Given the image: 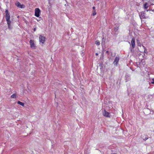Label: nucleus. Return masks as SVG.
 <instances>
[{"instance_id":"obj_3","label":"nucleus","mask_w":154,"mask_h":154,"mask_svg":"<svg viewBox=\"0 0 154 154\" xmlns=\"http://www.w3.org/2000/svg\"><path fill=\"white\" fill-rule=\"evenodd\" d=\"M103 115L106 117H110V115L109 113L106 111L105 110H104L103 112Z\"/></svg>"},{"instance_id":"obj_16","label":"nucleus","mask_w":154,"mask_h":154,"mask_svg":"<svg viewBox=\"0 0 154 154\" xmlns=\"http://www.w3.org/2000/svg\"><path fill=\"white\" fill-rule=\"evenodd\" d=\"M33 30H34V31H35L36 30V28H35Z\"/></svg>"},{"instance_id":"obj_11","label":"nucleus","mask_w":154,"mask_h":154,"mask_svg":"<svg viewBox=\"0 0 154 154\" xmlns=\"http://www.w3.org/2000/svg\"><path fill=\"white\" fill-rule=\"evenodd\" d=\"M149 83H151L152 84H154V78L150 79L149 81Z\"/></svg>"},{"instance_id":"obj_1","label":"nucleus","mask_w":154,"mask_h":154,"mask_svg":"<svg viewBox=\"0 0 154 154\" xmlns=\"http://www.w3.org/2000/svg\"><path fill=\"white\" fill-rule=\"evenodd\" d=\"M5 17L6 21H7V23L8 25V28L9 29H10V24L11 23V22L10 20V16L9 14H5Z\"/></svg>"},{"instance_id":"obj_12","label":"nucleus","mask_w":154,"mask_h":154,"mask_svg":"<svg viewBox=\"0 0 154 154\" xmlns=\"http://www.w3.org/2000/svg\"><path fill=\"white\" fill-rule=\"evenodd\" d=\"M95 43L97 45H100V42L99 41H96L95 42Z\"/></svg>"},{"instance_id":"obj_7","label":"nucleus","mask_w":154,"mask_h":154,"mask_svg":"<svg viewBox=\"0 0 154 154\" xmlns=\"http://www.w3.org/2000/svg\"><path fill=\"white\" fill-rule=\"evenodd\" d=\"M131 45L133 48H134L135 47V39L134 38H132L131 42Z\"/></svg>"},{"instance_id":"obj_8","label":"nucleus","mask_w":154,"mask_h":154,"mask_svg":"<svg viewBox=\"0 0 154 154\" xmlns=\"http://www.w3.org/2000/svg\"><path fill=\"white\" fill-rule=\"evenodd\" d=\"M140 18L141 20V21H143V19L144 18V12H142L140 13L139 14Z\"/></svg>"},{"instance_id":"obj_15","label":"nucleus","mask_w":154,"mask_h":154,"mask_svg":"<svg viewBox=\"0 0 154 154\" xmlns=\"http://www.w3.org/2000/svg\"><path fill=\"white\" fill-rule=\"evenodd\" d=\"M5 13H6V14H9L8 13V10H6V11H5Z\"/></svg>"},{"instance_id":"obj_5","label":"nucleus","mask_w":154,"mask_h":154,"mask_svg":"<svg viewBox=\"0 0 154 154\" xmlns=\"http://www.w3.org/2000/svg\"><path fill=\"white\" fill-rule=\"evenodd\" d=\"M16 5L19 8H24L25 7V6L23 5H21L20 3L18 2H17L15 3Z\"/></svg>"},{"instance_id":"obj_17","label":"nucleus","mask_w":154,"mask_h":154,"mask_svg":"<svg viewBox=\"0 0 154 154\" xmlns=\"http://www.w3.org/2000/svg\"><path fill=\"white\" fill-rule=\"evenodd\" d=\"M146 4L147 3H145V8H146Z\"/></svg>"},{"instance_id":"obj_9","label":"nucleus","mask_w":154,"mask_h":154,"mask_svg":"<svg viewBox=\"0 0 154 154\" xmlns=\"http://www.w3.org/2000/svg\"><path fill=\"white\" fill-rule=\"evenodd\" d=\"M119 58L118 57H116L114 61L113 62V63L114 65H117L118 63L119 60Z\"/></svg>"},{"instance_id":"obj_6","label":"nucleus","mask_w":154,"mask_h":154,"mask_svg":"<svg viewBox=\"0 0 154 154\" xmlns=\"http://www.w3.org/2000/svg\"><path fill=\"white\" fill-rule=\"evenodd\" d=\"M30 43L31 47L32 48H35V46L34 42V41L32 40H30Z\"/></svg>"},{"instance_id":"obj_22","label":"nucleus","mask_w":154,"mask_h":154,"mask_svg":"<svg viewBox=\"0 0 154 154\" xmlns=\"http://www.w3.org/2000/svg\"><path fill=\"white\" fill-rule=\"evenodd\" d=\"M144 7V4L143 5Z\"/></svg>"},{"instance_id":"obj_13","label":"nucleus","mask_w":154,"mask_h":154,"mask_svg":"<svg viewBox=\"0 0 154 154\" xmlns=\"http://www.w3.org/2000/svg\"><path fill=\"white\" fill-rule=\"evenodd\" d=\"M16 95L15 94H14L11 95V97L12 98H16Z\"/></svg>"},{"instance_id":"obj_18","label":"nucleus","mask_w":154,"mask_h":154,"mask_svg":"<svg viewBox=\"0 0 154 154\" xmlns=\"http://www.w3.org/2000/svg\"><path fill=\"white\" fill-rule=\"evenodd\" d=\"M106 53L108 54L109 53V51H106Z\"/></svg>"},{"instance_id":"obj_21","label":"nucleus","mask_w":154,"mask_h":154,"mask_svg":"<svg viewBox=\"0 0 154 154\" xmlns=\"http://www.w3.org/2000/svg\"><path fill=\"white\" fill-rule=\"evenodd\" d=\"M147 139H145V140H147Z\"/></svg>"},{"instance_id":"obj_4","label":"nucleus","mask_w":154,"mask_h":154,"mask_svg":"<svg viewBox=\"0 0 154 154\" xmlns=\"http://www.w3.org/2000/svg\"><path fill=\"white\" fill-rule=\"evenodd\" d=\"M40 12V10L38 8H36L35 10V16L37 17H38L39 15V14Z\"/></svg>"},{"instance_id":"obj_2","label":"nucleus","mask_w":154,"mask_h":154,"mask_svg":"<svg viewBox=\"0 0 154 154\" xmlns=\"http://www.w3.org/2000/svg\"><path fill=\"white\" fill-rule=\"evenodd\" d=\"M45 38L43 36H42L41 35L39 36V41L40 42L42 43V44H43L45 42Z\"/></svg>"},{"instance_id":"obj_19","label":"nucleus","mask_w":154,"mask_h":154,"mask_svg":"<svg viewBox=\"0 0 154 154\" xmlns=\"http://www.w3.org/2000/svg\"><path fill=\"white\" fill-rule=\"evenodd\" d=\"M95 54L96 56H97L98 55V54L97 53H96Z\"/></svg>"},{"instance_id":"obj_10","label":"nucleus","mask_w":154,"mask_h":154,"mask_svg":"<svg viewBox=\"0 0 154 154\" xmlns=\"http://www.w3.org/2000/svg\"><path fill=\"white\" fill-rule=\"evenodd\" d=\"M17 103L19 104H20V105H21L23 106H24V103L20 101H18Z\"/></svg>"},{"instance_id":"obj_14","label":"nucleus","mask_w":154,"mask_h":154,"mask_svg":"<svg viewBox=\"0 0 154 154\" xmlns=\"http://www.w3.org/2000/svg\"><path fill=\"white\" fill-rule=\"evenodd\" d=\"M96 14V11H94L93 12V15L94 16Z\"/></svg>"},{"instance_id":"obj_20","label":"nucleus","mask_w":154,"mask_h":154,"mask_svg":"<svg viewBox=\"0 0 154 154\" xmlns=\"http://www.w3.org/2000/svg\"><path fill=\"white\" fill-rule=\"evenodd\" d=\"M95 8L94 7H93V9H95Z\"/></svg>"}]
</instances>
